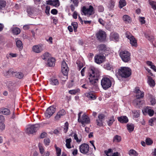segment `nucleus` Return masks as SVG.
<instances>
[{
    "label": "nucleus",
    "instance_id": "obj_1",
    "mask_svg": "<svg viewBox=\"0 0 156 156\" xmlns=\"http://www.w3.org/2000/svg\"><path fill=\"white\" fill-rule=\"evenodd\" d=\"M99 76V71L97 69L93 67L90 69L88 76L90 84L93 85H95Z\"/></svg>",
    "mask_w": 156,
    "mask_h": 156
},
{
    "label": "nucleus",
    "instance_id": "obj_2",
    "mask_svg": "<svg viewBox=\"0 0 156 156\" xmlns=\"http://www.w3.org/2000/svg\"><path fill=\"white\" fill-rule=\"evenodd\" d=\"M135 92L136 93V98L135 99L133 102L134 105L136 108H139L141 106L144 101L140 99L143 98L144 96V92L140 91L139 87H136Z\"/></svg>",
    "mask_w": 156,
    "mask_h": 156
},
{
    "label": "nucleus",
    "instance_id": "obj_3",
    "mask_svg": "<svg viewBox=\"0 0 156 156\" xmlns=\"http://www.w3.org/2000/svg\"><path fill=\"white\" fill-rule=\"evenodd\" d=\"M118 74L122 78H128L131 75V70L128 67H121L118 70Z\"/></svg>",
    "mask_w": 156,
    "mask_h": 156
},
{
    "label": "nucleus",
    "instance_id": "obj_4",
    "mask_svg": "<svg viewBox=\"0 0 156 156\" xmlns=\"http://www.w3.org/2000/svg\"><path fill=\"white\" fill-rule=\"evenodd\" d=\"M82 112H80L78 114V122L81 123L82 126H84L86 124L90 122V119L84 113L81 116Z\"/></svg>",
    "mask_w": 156,
    "mask_h": 156
},
{
    "label": "nucleus",
    "instance_id": "obj_5",
    "mask_svg": "<svg viewBox=\"0 0 156 156\" xmlns=\"http://www.w3.org/2000/svg\"><path fill=\"white\" fill-rule=\"evenodd\" d=\"M112 79L110 77L105 76L103 77L101 81V84L103 89L106 90L111 87Z\"/></svg>",
    "mask_w": 156,
    "mask_h": 156
},
{
    "label": "nucleus",
    "instance_id": "obj_6",
    "mask_svg": "<svg viewBox=\"0 0 156 156\" xmlns=\"http://www.w3.org/2000/svg\"><path fill=\"white\" fill-rule=\"evenodd\" d=\"M119 55L122 60L125 62H128L130 60V54L127 51H121L119 53Z\"/></svg>",
    "mask_w": 156,
    "mask_h": 156
},
{
    "label": "nucleus",
    "instance_id": "obj_7",
    "mask_svg": "<svg viewBox=\"0 0 156 156\" xmlns=\"http://www.w3.org/2000/svg\"><path fill=\"white\" fill-rule=\"evenodd\" d=\"M69 69L65 61H63L62 63V72L63 75L65 76L64 79H62V81L65 82L68 79V75Z\"/></svg>",
    "mask_w": 156,
    "mask_h": 156
},
{
    "label": "nucleus",
    "instance_id": "obj_8",
    "mask_svg": "<svg viewBox=\"0 0 156 156\" xmlns=\"http://www.w3.org/2000/svg\"><path fill=\"white\" fill-rule=\"evenodd\" d=\"M40 127L38 124H35L29 126L26 129V132L28 134H32L35 132Z\"/></svg>",
    "mask_w": 156,
    "mask_h": 156
},
{
    "label": "nucleus",
    "instance_id": "obj_9",
    "mask_svg": "<svg viewBox=\"0 0 156 156\" xmlns=\"http://www.w3.org/2000/svg\"><path fill=\"white\" fill-rule=\"evenodd\" d=\"M98 40L101 42L104 41L106 37V33L102 30H99L96 34Z\"/></svg>",
    "mask_w": 156,
    "mask_h": 156
},
{
    "label": "nucleus",
    "instance_id": "obj_10",
    "mask_svg": "<svg viewBox=\"0 0 156 156\" xmlns=\"http://www.w3.org/2000/svg\"><path fill=\"white\" fill-rule=\"evenodd\" d=\"M56 109L54 106H51L48 107L44 113L45 116L47 118H50L55 112Z\"/></svg>",
    "mask_w": 156,
    "mask_h": 156
},
{
    "label": "nucleus",
    "instance_id": "obj_11",
    "mask_svg": "<svg viewBox=\"0 0 156 156\" xmlns=\"http://www.w3.org/2000/svg\"><path fill=\"white\" fill-rule=\"evenodd\" d=\"M94 10L93 7L91 5L89 6V8H87L85 6H83L82 9V12L85 15H90L94 13Z\"/></svg>",
    "mask_w": 156,
    "mask_h": 156
},
{
    "label": "nucleus",
    "instance_id": "obj_12",
    "mask_svg": "<svg viewBox=\"0 0 156 156\" xmlns=\"http://www.w3.org/2000/svg\"><path fill=\"white\" fill-rule=\"evenodd\" d=\"M44 47L42 44H40L34 46L32 48V51L37 53H40L44 49Z\"/></svg>",
    "mask_w": 156,
    "mask_h": 156
},
{
    "label": "nucleus",
    "instance_id": "obj_13",
    "mask_svg": "<svg viewBox=\"0 0 156 156\" xmlns=\"http://www.w3.org/2000/svg\"><path fill=\"white\" fill-rule=\"evenodd\" d=\"M89 146L85 143L81 144L79 147L80 151L82 154H87L89 151Z\"/></svg>",
    "mask_w": 156,
    "mask_h": 156
},
{
    "label": "nucleus",
    "instance_id": "obj_14",
    "mask_svg": "<svg viewBox=\"0 0 156 156\" xmlns=\"http://www.w3.org/2000/svg\"><path fill=\"white\" fill-rule=\"evenodd\" d=\"M105 116L103 114H100L98 115V118L96 120L97 124L98 126H101L103 125V122L105 120Z\"/></svg>",
    "mask_w": 156,
    "mask_h": 156
},
{
    "label": "nucleus",
    "instance_id": "obj_15",
    "mask_svg": "<svg viewBox=\"0 0 156 156\" xmlns=\"http://www.w3.org/2000/svg\"><path fill=\"white\" fill-rule=\"evenodd\" d=\"M105 57L102 55H97L94 57L95 62L98 64H100L104 61Z\"/></svg>",
    "mask_w": 156,
    "mask_h": 156
},
{
    "label": "nucleus",
    "instance_id": "obj_16",
    "mask_svg": "<svg viewBox=\"0 0 156 156\" xmlns=\"http://www.w3.org/2000/svg\"><path fill=\"white\" fill-rule=\"evenodd\" d=\"M47 2L48 5L55 7H58L60 5V2L58 0H49L47 1Z\"/></svg>",
    "mask_w": 156,
    "mask_h": 156
},
{
    "label": "nucleus",
    "instance_id": "obj_17",
    "mask_svg": "<svg viewBox=\"0 0 156 156\" xmlns=\"http://www.w3.org/2000/svg\"><path fill=\"white\" fill-rule=\"evenodd\" d=\"M122 19L123 21L126 23H130L132 21L131 17L127 15H124L122 16Z\"/></svg>",
    "mask_w": 156,
    "mask_h": 156
},
{
    "label": "nucleus",
    "instance_id": "obj_18",
    "mask_svg": "<svg viewBox=\"0 0 156 156\" xmlns=\"http://www.w3.org/2000/svg\"><path fill=\"white\" fill-rule=\"evenodd\" d=\"M119 38V36L117 33L112 32L111 33L110 36V39L111 40L117 41Z\"/></svg>",
    "mask_w": 156,
    "mask_h": 156
},
{
    "label": "nucleus",
    "instance_id": "obj_19",
    "mask_svg": "<svg viewBox=\"0 0 156 156\" xmlns=\"http://www.w3.org/2000/svg\"><path fill=\"white\" fill-rule=\"evenodd\" d=\"M147 83L149 86L151 87H154L155 85L154 80L152 78L149 76H147Z\"/></svg>",
    "mask_w": 156,
    "mask_h": 156
},
{
    "label": "nucleus",
    "instance_id": "obj_20",
    "mask_svg": "<svg viewBox=\"0 0 156 156\" xmlns=\"http://www.w3.org/2000/svg\"><path fill=\"white\" fill-rule=\"evenodd\" d=\"M118 120L121 123H126L128 122V119L126 116H121L117 118Z\"/></svg>",
    "mask_w": 156,
    "mask_h": 156
},
{
    "label": "nucleus",
    "instance_id": "obj_21",
    "mask_svg": "<svg viewBox=\"0 0 156 156\" xmlns=\"http://www.w3.org/2000/svg\"><path fill=\"white\" fill-rule=\"evenodd\" d=\"M49 81L50 84L53 86H57L59 84L58 80L55 78H50Z\"/></svg>",
    "mask_w": 156,
    "mask_h": 156
},
{
    "label": "nucleus",
    "instance_id": "obj_22",
    "mask_svg": "<svg viewBox=\"0 0 156 156\" xmlns=\"http://www.w3.org/2000/svg\"><path fill=\"white\" fill-rule=\"evenodd\" d=\"M86 95L90 100H95L96 99L94 93L92 92H90L87 93Z\"/></svg>",
    "mask_w": 156,
    "mask_h": 156
},
{
    "label": "nucleus",
    "instance_id": "obj_23",
    "mask_svg": "<svg viewBox=\"0 0 156 156\" xmlns=\"http://www.w3.org/2000/svg\"><path fill=\"white\" fill-rule=\"evenodd\" d=\"M15 41L16 42V45L19 50H21L23 48V43L20 40L16 39L15 40Z\"/></svg>",
    "mask_w": 156,
    "mask_h": 156
},
{
    "label": "nucleus",
    "instance_id": "obj_24",
    "mask_svg": "<svg viewBox=\"0 0 156 156\" xmlns=\"http://www.w3.org/2000/svg\"><path fill=\"white\" fill-rule=\"evenodd\" d=\"M11 30L14 35H18L20 33V29L17 27H12Z\"/></svg>",
    "mask_w": 156,
    "mask_h": 156
},
{
    "label": "nucleus",
    "instance_id": "obj_25",
    "mask_svg": "<svg viewBox=\"0 0 156 156\" xmlns=\"http://www.w3.org/2000/svg\"><path fill=\"white\" fill-rule=\"evenodd\" d=\"M130 43L132 46L136 47L137 46L136 40L135 38L133 36L129 39Z\"/></svg>",
    "mask_w": 156,
    "mask_h": 156
},
{
    "label": "nucleus",
    "instance_id": "obj_26",
    "mask_svg": "<svg viewBox=\"0 0 156 156\" xmlns=\"http://www.w3.org/2000/svg\"><path fill=\"white\" fill-rule=\"evenodd\" d=\"M55 59L53 58H48V65L49 66H54L55 64Z\"/></svg>",
    "mask_w": 156,
    "mask_h": 156
},
{
    "label": "nucleus",
    "instance_id": "obj_27",
    "mask_svg": "<svg viewBox=\"0 0 156 156\" xmlns=\"http://www.w3.org/2000/svg\"><path fill=\"white\" fill-rule=\"evenodd\" d=\"M104 68L105 69L110 70L113 69V66L111 64L109 63H107L104 65Z\"/></svg>",
    "mask_w": 156,
    "mask_h": 156
},
{
    "label": "nucleus",
    "instance_id": "obj_28",
    "mask_svg": "<svg viewBox=\"0 0 156 156\" xmlns=\"http://www.w3.org/2000/svg\"><path fill=\"white\" fill-rule=\"evenodd\" d=\"M35 9L33 7H29L27 8V12L28 14L31 15L35 12Z\"/></svg>",
    "mask_w": 156,
    "mask_h": 156
},
{
    "label": "nucleus",
    "instance_id": "obj_29",
    "mask_svg": "<svg viewBox=\"0 0 156 156\" xmlns=\"http://www.w3.org/2000/svg\"><path fill=\"white\" fill-rule=\"evenodd\" d=\"M98 49L99 52L101 53V51L105 50L106 47L105 45L104 44H101L98 46Z\"/></svg>",
    "mask_w": 156,
    "mask_h": 156
},
{
    "label": "nucleus",
    "instance_id": "obj_30",
    "mask_svg": "<svg viewBox=\"0 0 156 156\" xmlns=\"http://www.w3.org/2000/svg\"><path fill=\"white\" fill-rule=\"evenodd\" d=\"M14 72L11 69H9L8 71H5L4 72L3 74L5 76H9L14 74Z\"/></svg>",
    "mask_w": 156,
    "mask_h": 156
},
{
    "label": "nucleus",
    "instance_id": "obj_31",
    "mask_svg": "<svg viewBox=\"0 0 156 156\" xmlns=\"http://www.w3.org/2000/svg\"><path fill=\"white\" fill-rule=\"evenodd\" d=\"M115 2L112 0H110L108 7L110 10L112 9L114 7Z\"/></svg>",
    "mask_w": 156,
    "mask_h": 156
},
{
    "label": "nucleus",
    "instance_id": "obj_32",
    "mask_svg": "<svg viewBox=\"0 0 156 156\" xmlns=\"http://www.w3.org/2000/svg\"><path fill=\"white\" fill-rule=\"evenodd\" d=\"M149 3L154 10H156V2L152 0H149Z\"/></svg>",
    "mask_w": 156,
    "mask_h": 156
},
{
    "label": "nucleus",
    "instance_id": "obj_33",
    "mask_svg": "<svg viewBox=\"0 0 156 156\" xmlns=\"http://www.w3.org/2000/svg\"><path fill=\"white\" fill-rule=\"evenodd\" d=\"M129 155L130 156H137L138 153L134 150L131 149L128 152Z\"/></svg>",
    "mask_w": 156,
    "mask_h": 156
},
{
    "label": "nucleus",
    "instance_id": "obj_34",
    "mask_svg": "<svg viewBox=\"0 0 156 156\" xmlns=\"http://www.w3.org/2000/svg\"><path fill=\"white\" fill-rule=\"evenodd\" d=\"M127 129L130 132L133 131L134 129V125L131 123H128L127 125Z\"/></svg>",
    "mask_w": 156,
    "mask_h": 156
},
{
    "label": "nucleus",
    "instance_id": "obj_35",
    "mask_svg": "<svg viewBox=\"0 0 156 156\" xmlns=\"http://www.w3.org/2000/svg\"><path fill=\"white\" fill-rule=\"evenodd\" d=\"M146 63L148 66H150V68L151 69L154 71L156 72V67L153 65V63L152 62L150 61H147Z\"/></svg>",
    "mask_w": 156,
    "mask_h": 156
},
{
    "label": "nucleus",
    "instance_id": "obj_36",
    "mask_svg": "<svg viewBox=\"0 0 156 156\" xmlns=\"http://www.w3.org/2000/svg\"><path fill=\"white\" fill-rule=\"evenodd\" d=\"M149 124L151 126L156 124V118L153 117L150 119L149 121Z\"/></svg>",
    "mask_w": 156,
    "mask_h": 156
},
{
    "label": "nucleus",
    "instance_id": "obj_37",
    "mask_svg": "<svg viewBox=\"0 0 156 156\" xmlns=\"http://www.w3.org/2000/svg\"><path fill=\"white\" fill-rule=\"evenodd\" d=\"M14 75L17 77L19 79L22 78L23 76L24 75L23 73L21 72H14Z\"/></svg>",
    "mask_w": 156,
    "mask_h": 156
},
{
    "label": "nucleus",
    "instance_id": "obj_38",
    "mask_svg": "<svg viewBox=\"0 0 156 156\" xmlns=\"http://www.w3.org/2000/svg\"><path fill=\"white\" fill-rule=\"evenodd\" d=\"M72 141V140L71 138L67 139L66 140V147L69 149H70L71 148L70 143Z\"/></svg>",
    "mask_w": 156,
    "mask_h": 156
},
{
    "label": "nucleus",
    "instance_id": "obj_39",
    "mask_svg": "<svg viewBox=\"0 0 156 156\" xmlns=\"http://www.w3.org/2000/svg\"><path fill=\"white\" fill-rule=\"evenodd\" d=\"M119 7L120 9H121L126 5V3L125 0H120L119 2Z\"/></svg>",
    "mask_w": 156,
    "mask_h": 156
},
{
    "label": "nucleus",
    "instance_id": "obj_40",
    "mask_svg": "<svg viewBox=\"0 0 156 156\" xmlns=\"http://www.w3.org/2000/svg\"><path fill=\"white\" fill-rule=\"evenodd\" d=\"M1 112L5 115H9L10 113V111L8 108H3L1 110Z\"/></svg>",
    "mask_w": 156,
    "mask_h": 156
},
{
    "label": "nucleus",
    "instance_id": "obj_41",
    "mask_svg": "<svg viewBox=\"0 0 156 156\" xmlns=\"http://www.w3.org/2000/svg\"><path fill=\"white\" fill-rule=\"evenodd\" d=\"M148 108H149V107H148ZM146 111L150 116H152L154 113V111L153 110L149 109L147 108V109H146Z\"/></svg>",
    "mask_w": 156,
    "mask_h": 156
},
{
    "label": "nucleus",
    "instance_id": "obj_42",
    "mask_svg": "<svg viewBox=\"0 0 156 156\" xmlns=\"http://www.w3.org/2000/svg\"><path fill=\"white\" fill-rule=\"evenodd\" d=\"M121 140V136L118 135L115 136L114 137L113 141L115 142H119Z\"/></svg>",
    "mask_w": 156,
    "mask_h": 156
},
{
    "label": "nucleus",
    "instance_id": "obj_43",
    "mask_svg": "<svg viewBox=\"0 0 156 156\" xmlns=\"http://www.w3.org/2000/svg\"><path fill=\"white\" fill-rule=\"evenodd\" d=\"M114 121L115 119L114 116H112L109 119L107 122L108 125L109 126H111Z\"/></svg>",
    "mask_w": 156,
    "mask_h": 156
},
{
    "label": "nucleus",
    "instance_id": "obj_44",
    "mask_svg": "<svg viewBox=\"0 0 156 156\" xmlns=\"http://www.w3.org/2000/svg\"><path fill=\"white\" fill-rule=\"evenodd\" d=\"M145 37L150 41L152 42L153 41L154 38L153 36L146 33L145 34Z\"/></svg>",
    "mask_w": 156,
    "mask_h": 156
},
{
    "label": "nucleus",
    "instance_id": "obj_45",
    "mask_svg": "<svg viewBox=\"0 0 156 156\" xmlns=\"http://www.w3.org/2000/svg\"><path fill=\"white\" fill-rule=\"evenodd\" d=\"M49 54L47 52H45L41 56L42 58L44 60H46L48 59V57L49 56Z\"/></svg>",
    "mask_w": 156,
    "mask_h": 156
},
{
    "label": "nucleus",
    "instance_id": "obj_46",
    "mask_svg": "<svg viewBox=\"0 0 156 156\" xmlns=\"http://www.w3.org/2000/svg\"><path fill=\"white\" fill-rule=\"evenodd\" d=\"M80 91L79 89H76L74 90H70L69 91V94H75L76 93Z\"/></svg>",
    "mask_w": 156,
    "mask_h": 156
},
{
    "label": "nucleus",
    "instance_id": "obj_47",
    "mask_svg": "<svg viewBox=\"0 0 156 156\" xmlns=\"http://www.w3.org/2000/svg\"><path fill=\"white\" fill-rule=\"evenodd\" d=\"M6 5V2L5 1L0 0V10L2 9Z\"/></svg>",
    "mask_w": 156,
    "mask_h": 156
},
{
    "label": "nucleus",
    "instance_id": "obj_48",
    "mask_svg": "<svg viewBox=\"0 0 156 156\" xmlns=\"http://www.w3.org/2000/svg\"><path fill=\"white\" fill-rule=\"evenodd\" d=\"M76 64L77 65L78 68L79 70L80 69L83 67V63L79 60H77L76 61Z\"/></svg>",
    "mask_w": 156,
    "mask_h": 156
},
{
    "label": "nucleus",
    "instance_id": "obj_49",
    "mask_svg": "<svg viewBox=\"0 0 156 156\" xmlns=\"http://www.w3.org/2000/svg\"><path fill=\"white\" fill-rule=\"evenodd\" d=\"M145 142L146 144L148 145H151L153 143L152 140L149 138H146L145 140Z\"/></svg>",
    "mask_w": 156,
    "mask_h": 156
},
{
    "label": "nucleus",
    "instance_id": "obj_50",
    "mask_svg": "<svg viewBox=\"0 0 156 156\" xmlns=\"http://www.w3.org/2000/svg\"><path fill=\"white\" fill-rule=\"evenodd\" d=\"M71 25L73 27L74 31L76 32L77 31V29L78 27V24L77 22H73L71 23Z\"/></svg>",
    "mask_w": 156,
    "mask_h": 156
},
{
    "label": "nucleus",
    "instance_id": "obj_51",
    "mask_svg": "<svg viewBox=\"0 0 156 156\" xmlns=\"http://www.w3.org/2000/svg\"><path fill=\"white\" fill-rule=\"evenodd\" d=\"M133 116L135 118H137L140 115V114L139 111L136 110H133Z\"/></svg>",
    "mask_w": 156,
    "mask_h": 156
},
{
    "label": "nucleus",
    "instance_id": "obj_52",
    "mask_svg": "<svg viewBox=\"0 0 156 156\" xmlns=\"http://www.w3.org/2000/svg\"><path fill=\"white\" fill-rule=\"evenodd\" d=\"M69 127V123L68 122H66L65 124L64 127L63 131L65 133H66L68 131Z\"/></svg>",
    "mask_w": 156,
    "mask_h": 156
},
{
    "label": "nucleus",
    "instance_id": "obj_53",
    "mask_svg": "<svg viewBox=\"0 0 156 156\" xmlns=\"http://www.w3.org/2000/svg\"><path fill=\"white\" fill-rule=\"evenodd\" d=\"M56 151L57 156H60L61 149L60 148L58 147H56Z\"/></svg>",
    "mask_w": 156,
    "mask_h": 156
},
{
    "label": "nucleus",
    "instance_id": "obj_54",
    "mask_svg": "<svg viewBox=\"0 0 156 156\" xmlns=\"http://www.w3.org/2000/svg\"><path fill=\"white\" fill-rule=\"evenodd\" d=\"M125 35L126 37L129 39L131 37H132L133 36L131 34V33L128 31L126 32Z\"/></svg>",
    "mask_w": 156,
    "mask_h": 156
},
{
    "label": "nucleus",
    "instance_id": "obj_55",
    "mask_svg": "<svg viewBox=\"0 0 156 156\" xmlns=\"http://www.w3.org/2000/svg\"><path fill=\"white\" fill-rule=\"evenodd\" d=\"M73 136L74 138V139L76 140V141L77 142L80 143L81 142V140L80 139L79 140L78 139V138L77 137V135L76 133H74Z\"/></svg>",
    "mask_w": 156,
    "mask_h": 156
},
{
    "label": "nucleus",
    "instance_id": "obj_56",
    "mask_svg": "<svg viewBox=\"0 0 156 156\" xmlns=\"http://www.w3.org/2000/svg\"><path fill=\"white\" fill-rule=\"evenodd\" d=\"M72 2L74 5L75 7H77L79 3L78 0H70Z\"/></svg>",
    "mask_w": 156,
    "mask_h": 156
},
{
    "label": "nucleus",
    "instance_id": "obj_57",
    "mask_svg": "<svg viewBox=\"0 0 156 156\" xmlns=\"http://www.w3.org/2000/svg\"><path fill=\"white\" fill-rule=\"evenodd\" d=\"M139 19L140 22L141 24H144L145 23V21L144 20L145 18L144 17H139Z\"/></svg>",
    "mask_w": 156,
    "mask_h": 156
},
{
    "label": "nucleus",
    "instance_id": "obj_58",
    "mask_svg": "<svg viewBox=\"0 0 156 156\" xmlns=\"http://www.w3.org/2000/svg\"><path fill=\"white\" fill-rule=\"evenodd\" d=\"M5 128V126L4 122H0V129L1 130H4Z\"/></svg>",
    "mask_w": 156,
    "mask_h": 156
},
{
    "label": "nucleus",
    "instance_id": "obj_59",
    "mask_svg": "<svg viewBox=\"0 0 156 156\" xmlns=\"http://www.w3.org/2000/svg\"><path fill=\"white\" fill-rule=\"evenodd\" d=\"M44 142L46 145H48L50 143V140L48 138H45L44 140Z\"/></svg>",
    "mask_w": 156,
    "mask_h": 156
},
{
    "label": "nucleus",
    "instance_id": "obj_60",
    "mask_svg": "<svg viewBox=\"0 0 156 156\" xmlns=\"http://www.w3.org/2000/svg\"><path fill=\"white\" fill-rule=\"evenodd\" d=\"M58 112L61 115H62L63 116L65 115L66 113L65 111L63 109L59 110Z\"/></svg>",
    "mask_w": 156,
    "mask_h": 156
},
{
    "label": "nucleus",
    "instance_id": "obj_61",
    "mask_svg": "<svg viewBox=\"0 0 156 156\" xmlns=\"http://www.w3.org/2000/svg\"><path fill=\"white\" fill-rule=\"evenodd\" d=\"M39 147L40 153L41 154H43L44 151L43 147L41 145H40V144L39 145Z\"/></svg>",
    "mask_w": 156,
    "mask_h": 156
},
{
    "label": "nucleus",
    "instance_id": "obj_62",
    "mask_svg": "<svg viewBox=\"0 0 156 156\" xmlns=\"http://www.w3.org/2000/svg\"><path fill=\"white\" fill-rule=\"evenodd\" d=\"M5 119L4 116L2 115H0V122H4Z\"/></svg>",
    "mask_w": 156,
    "mask_h": 156
},
{
    "label": "nucleus",
    "instance_id": "obj_63",
    "mask_svg": "<svg viewBox=\"0 0 156 156\" xmlns=\"http://www.w3.org/2000/svg\"><path fill=\"white\" fill-rule=\"evenodd\" d=\"M98 10L99 12H103L104 10V7L101 5L99 6L98 8Z\"/></svg>",
    "mask_w": 156,
    "mask_h": 156
},
{
    "label": "nucleus",
    "instance_id": "obj_64",
    "mask_svg": "<svg viewBox=\"0 0 156 156\" xmlns=\"http://www.w3.org/2000/svg\"><path fill=\"white\" fill-rule=\"evenodd\" d=\"M51 13L53 15H56L58 12L57 10L55 9H53L51 11Z\"/></svg>",
    "mask_w": 156,
    "mask_h": 156
}]
</instances>
